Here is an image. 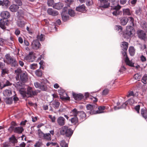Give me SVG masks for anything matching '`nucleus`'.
Returning <instances> with one entry per match:
<instances>
[{"mask_svg": "<svg viewBox=\"0 0 147 147\" xmlns=\"http://www.w3.org/2000/svg\"><path fill=\"white\" fill-rule=\"evenodd\" d=\"M16 73L19 74L16 77L17 80H20L21 82L25 83L28 79V74L27 72L24 71H22L20 68H18L15 71Z\"/></svg>", "mask_w": 147, "mask_h": 147, "instance_id": "nucleus-1", "label": "nucleus"}, {"mask_svg": "<svg viewBox=\"0 0 147 147\" xmlns=\"http://www.w3.org/2000/svg\"><path fill=\"white\" fill-rule=\"evenodd\" d=\"M39 92L37 91L33 90L32 88L28 87L27 88V91L26 89L24 91H21V95L23 97H32L37 94Z\"/></svg>", "mask_w": 147, "mask_h": 147, "instance_id": "nucleus-2", "label": "nucleus"}, {"mask_svg": "<svg viewBox=\"0 0 147 147\" xmlns=\"http://www.w3.org/2000/svg\"><path fill=\"white\" fill-rule=\"evenodd\" d=\"M6 60L5 62L7 64H10L12 67H16L18 65V64L16 59L10 56L9 54H6L5 56Z\"/></svg>", "mask_w": 147, "mask_h": 147, "instance_id": "nucleus-3", "label": "nucleus"}, {"mask_svg": "<svg viewBox=\"0 0 147 147\" xmlns=\"http://www.w3.org/2000/svg\"><path fill=\"white\" fill-rule=\"evenodd\" d=\"M61 134L63 135H65L67 137H69L72 135L73 132L70 129H68V127L66 126L63 127L60 131Z\"/></svg>", "mask_w": 147, "mask_h": 147, "instance_id": "nucleus-4", "label": "nucleus"}, {"mask_svg": "<svg viewBox=\"0 0 147 147\" xmlns=\"http://www.w3.org/2000/svg\"><path fill=\"white\" fill-rule=\"evenodd\" d=\"M109 1V0H98V5L100 7L103 8H107L110 5Z\"/></svg>", "mask_w": 147, "mask_h": 147, "instance_id": "nucleus-5", "label": "nucleus"}, {"mask_svg": "<svg viewBox=\"0 0 147 147\" xmlns=\"http://www.w3.org/2000/svg\"><path fill=\"white\" fill-rule=\"evenodd\" d=\"M33 52L29 53V54L24 57V59L29 62H32L35 60L36 57Z\"/></svg>", "mask_w": 147, "mask_h": 147, "instance_id": "nucleus-6", "label": "nucleus"}, {"mask_svg": "<svg viewBox=\"0 0 147 147\" xmlns=\"http://www.w3.org/2000/svg\"><path fill=\"white\" fill-rule=\"evenodd\" d=\"M24 83V82H23L21 81H20L17 82L15 84V87L17 89L21 94V91H24L25 89V88Z\"/></svg>", "mask_w": 147, "mask_h": 147, "instance_id": "nucleus-7", "label": "nucleus"}, {"mask_svg": "<svg viewBox=\"0 0 147 147\" xmlns=\"http://www.w3.org/2000/svg\"><path fill=\"white\" fill-rule=\"evenodd\" d=\"M8 130L10 132L13 131L14 132L18 134H21L24 131V129L22 127H14L13 126H10Z\"/></svg>", "mask_w": 147, "mask_h": 147, "instance_id": "nucleus-8", "label": "nucleus"}, {"mask_svg": "<svg viewBox=\"0 0 147 147\" xmlns=\"http://www.w3.org/2000/svg\"><path fill=\"white\" fill-rule=\"evenodd\" d=\"M138 37L144 41L147 39L146 34L145 32L141 30H139L137 32Z\"/></svg>", "mask_w": 147, "mask_h": 147, "instance_id": "nucleus-9", "label": "nucleus"}, {"mask_svg": "<svg viewBox=\"0 0 147 147\" xmlns=\"http://www.w3.org/2000/svg\"><path fill=\"white\" fill-rule=\"evenodd\" d=\"M120 8L121 6L119 5L114 7L112 9L113 11L112 13L113 15L117 16L119 15L121 13V11H119Z\"/></svg>", "mask_w": 147, "mask_h": 147, "instance_id": "nucleus-10", "label": "nucleus"}, {"mask_svg": "<svg viewBox=\"0 0 147 147\" xmlns=\"http://www.w3.org/2000/svg\"><path fill=\"white\" fill-rule=\"evenodd\" d=\"M124 52L122 54L124 56H125V62L127 65L131 67H133L134 65V63L130 61L129 58L127 56V54L126 52V51H123Z\"/></svg>", "mask_w": 147, "mask_h": 147, "instance_id": "nucleus-11", "label": "nucleus"}, {"mask_svg": "<svg viewBox=\"0 0 147 147\" xmlns=\"http://www.w3.org/2000/svg\"><path fill=\"white\" fill-rule=\"evenodd\" d=\"M40 46V44L38 40H34L32 43V49H34L37 50L38 49Z\"/></svg>", "mask_w": 147, "mask_h": 147, "instance_id": "nucleus-12", "label": "nucleus"}, {"mask_svg": "<svg viewBox=\"0 0 147 147\" xmlns=\"http://www.w3.org/2000/svg\"><path fill=\"white\" fill-rule=\"evenodd\" d=\"M134 30L133 28L131 26H127L125 33L126 34L129 36H131V35L134 32Z\"/></svg>", "mask_w": 147, "mask_h": 147, "instance_id": "nucleus-13", "label": "nucleus"}, {"mask_svg": "<svg viewBox=\"0 0 147 147\" xmlns=\"http://www.w3.org/2000/svg\"><path fill=\"white\" fill-rule=\"evenodd\" d=\"M86 108L88 110L90 111V114H94V111H95L94 110L96 108V107L95 105H91L89 104L87 105Z\"/></svg>", "mask_w": 147, "mask_h": 147, "instance_id": "nucleus-14", "label": "nucleus"}, {"mask_svg": "<svg viewBox=\"0 0 147 147\" xmlns=\"http://www.w3.org/2000/svg\"><path fill=\"white\" fill-rule=\"evenodd\" d=\"M61 17L63 21L65 22L69 19V16L66 11H63L61 14Z\"/></svg>", "mask_w": 147, "mask_h": 147, "instance_id": "nucleus-15", "label": "nucleus"}, {"mask_svg": "<svg viewBox=\"0 0 147 147\" xmlns=\"http://www.w3.org/2000/svg\"><path fill=\"white\" fill-rule=\"evenodd\" d=\"M1 15L2 18L5 19L9 18L10 16L9 12L7 11H2L1 13Z\"/></svg>", "mask_w": 147, "mask_h": 147, "instance_id": "nucleus-16", "label": "nucleus"}, {"mask_svg": "<svg viewBox=\"0 0 147 147\" xmlns=\"http://www.w3.org/2000/svg\"><path fill=\"white\" fill-rule=\"evenodd\" d=\"M7 22L6 19H1L0 20V27L3 29H5L6 28L5 26L7 25Z\"/></svg>", "mask_w": 147, "mask_h": 147, "instance_id": "nucleus-17", "label": "nucleus"}, {"mask_svg": "<svg viewBox=\"0 0 147 147\" xmlns=\"http://www.w3.org/2000/svg\"><path fill=\"white\" fill-rule=\"evenodd\" d=\"M19 8V7L18 5L13 4L11 5L9 7L10 10L12 12H16Z\"/></svg>", "mask_w": 147, "mask_h": 147, "instance_id": "nucleus-18", "label": "nucleus"}, {"mask_svg": "<svg viewBox=\"0 0 147 147\" xmlns=\"http://www.w3.org/2000/svg\"><path fill=\"white\" fill-rule=\"evenodd\" d=\"M72 95L73 97L76 100H79L82 99L83 98V94H76L74 93H73Z\"/></svg>", "mask_w": 147, "mask_h": 147, "instance_id": "nucleus-19", "label": "nucleus"}, {"mask_svg": "<svg viewBox=\"0 0 147 147\" xmlns=\"http://www.w3.org/2000/svg\"><path fill=\"white\" fill-rule=\"evenodd\" d=\"M9 3L10 2L9 0H0V5L3 6L7 8L9 6Z\"/></svg>", "mask_w": 147, "mask_h": 147, "instance_id": "nucleus-20", "label": "nucleus"}, {"mask_svg": "<svg viewBox=\"0 0 147 147\" xmlns=\"http://www.w3.org/2000/svg\"><path fill=\"white\" fill-rule=\"evenodd\" d=\"M34 86L36 88H40L42 90L45 91V86L41 83V84H40L38 82H36L34 83Z\"/></svg>", "mask_w": 147, "mask_h": 147, "instance_id": "nucleus-21", "label": "nucleus"}, {"mask_svg": "<svg viewBox=\"0 0 147 147\" xmlns=\"http://www.w3.org/2000/svg\"><path fill=\"white\" fill-rule=\"evenodd\" d=\"M57 121L58 124L60 126H62L65 124V119L63 117H59Z\"/></svg>", "mask_w": 147, "mask_h": 147, "instance_id": "nucleus-22", "label": "nucleus"}, {"mask_svg": "<svg viewBox=\"0 0 147 147\" xmlns=\"http://www.w3.org/2000/svg\"><path fill=\"white\" fill-rule=\"evenodd\" d=\"M47 12L49 14L53 16H56L58 14V12L57 11L53 10L51 8H49L48 9Z\"/></svg>", "mask_w": 147, "mask_h": 147, "instance_id": "nucleus-23", "label": "nucleus"}, {"mask_svg": "<svg viewBox=\"0 0 147 147\" xmlns=\"http://www.w3.org/2000/svg\"><path fill=\"white\" fill-rule=\"evenodd\" d=\"M141 114L142 116L145 119L147 118V110L145 108L141 110Z\"/></svg>", "mask_w": 147, "mask_h": 147, "instance_id": "nucleus-24", "label": "nucleus"}, {"mask_svg": "<svg viewBox=\"0 0 147 147\" xmlns=\"http://www.w3.org/2000/svg\"><path fill=\"white\" fill-rule=\"evenodd\" d=\"M3 94L5 97H8L11 95V91L9 89H6L3 91Z\"/></svg>", "mask_w": 147, "mask_h": 147, "instance_id": "nucleus-25", "label": "nucleus"}, {"mask_svg": "<svg viewBox=\"0 0 147 147\" xmlns=\"http://www.w3.org/2000/svg\"><path fill=\"white\" fill-rule=\"evenodd\" d=\"M9 142L13 145L17 143L18 142L17 139L13 135H12L11 137L9 138Z\"/></svg>", "mask_w": 147, "mask_h": 147, "instance_id": "nucleus-26", "label": "nucleus"}, {"mask_svg": "<svg viewBox=\"0 0 147 147\" xmlns=\"http://www.w3.org/2000/svg\"><path fill=\"white\" fill-rule=\"evenodd\" d=\"M120 19L121 24L123 26L125 25L128 21V19L126 17L121 18Z\"/></svg>", "mask_w": 147, "mask_h": 147, "instance_id": "nucleus-27", "label": "nucleus"}, {"mask_svg": "<svg viewBox=\"0 0 147 147\" xmlns=\"http://www.w3.org/2000/svg\"><path fill=\"white\" fill-rule=\"evenodd\" d=\"M63 6V4L61 3H55L53 5V7L57 9H61Z\"/></svg>", "mask_w": 147, "mask_h": 147, "instance_id": "nucleus-28", "label": "nucleus"}, {"mask_svg": "<svg viewBox=\"0 0 147 147\" xmlns=\"http://www.w3.org/2000/svg\"><path fill=\"white\" fill-rule=\"evenodd\" d=\"M38 134L39 137L40 138L42 139H46V134L43 133L40 129L38 130Z\"/></svg>", "mask_w": 147, "mask_h": 147, "instance_id": "nucleus-29", "label": "nucleus"}, {"mask_svg": "<svg viewBox=\"0 0 147 147\" xmlns=\"http://www.w3.org/2000/svg\"><path fill=\"white\" fill-rule=\"evenodd\" d=\"M105 107L104 106L99 107L98 108V110L97 111H94V114L102 113L103 112V111L105 110Z\"/></svg>", "mask_w": 147, "mask_h": 147, "instance_id": "nucleus-30", "label": "nucleus"}, {"mask_svg": "<svg viewBox=\"0 0 147 147\" xmlns=\"http://www.w3.org/2000/svg\"><path fill=\"white\" fill-rule=\"evenodd\" d=\"M78 113L79 112L77 111V110L74 109L70 112V115L74 117H77V115H78Z\"/></svg>", "mask_w": 147, "mask_h": 147, "instance_id": "nucleus-31", "label": "nucleus"}, {"mask_svg": "<svg viewBox=\"0 0 147 147\" xmlns=\"http://www.w3.org/2000/svg\"><path fill=\"white\" fill-rule=\"evenodd\" d=\"M121 47L122 48L123 51H126L128 47V43L126 42H123Z\"/></svg>", "mask_w": 147, "mask_h": 147, "instance_id": "nucleus-32", "label": "nucleus"}, {"mask_svg": "<svg viewBox=\"0 0 147 147\" xmlns=\"http://www.w3.org/2000/svg\"><path fill=\"white\" fill-rule=\"evenodd\" d=\"M76 9L77 11L80 12H83L85 10V6L84 5L77 7Z\"/></svg>", "mask_w": 147, "mask_h": 147, "instance_id": "nucleus-33", "label": "nucleus"}, {"mask_svg": "<svg viewBox=\"0 0 147 147\" xmlns=\"http://www.w3.org/2000/svg\"><path fill=\"white\" fill-rule=\"evenodd\" d=\"M52 105L54 108H57L59 107L60 103L56 101H53L52 102Z\"/></svg>", "mask_w": 147, "mask_h": 147, "instance_id": "nucleus-34", "label": "nucleus"}, {"mask_svg": "<svg viewBox=\"0 0 147 147\" xmlns=\"http://www.w3.org/2000/svg\"><path fill=\"white\" fill-rule=\"evenodd\" d=\"M129 50L130 55L131 56H134L135 53V50L134 47H129Z\"/></svg>", "mask_w": 147, "mask_h": 147, "instance_id": "nucleus-35", "label": "nucleus"}, {"mask_svg": "<svg viewBox=\"0 0 147 147\" xmlns=\"http://www.w3.org/2000/svg\"><path fill=\"white\" fill-rule=\"evenodd\" d=\"M17 16L19 18H22L24 16V12L22 10H19L17 13Z\"/></svg>", "mask_w": 147, "mask_h": 147, "instance_id": "nucleus-36", "label": "nucleus"}, {"mask_svg": "<svg viewBox=\"0 0 147 147\" xmlns=\"http://www.w3.org/2000/svg\"><path fill=\"white\" fill-rule=\"evenodd\" d=\"M78 115L82 120L85 119L86 117V114L83 111L79 112Z\"/></svg>", "mask_w": 147, "mask_h": 147, "instance_id": "nucleus-37", "label": "nucleus"}, {"mask_svg": "<svg viewBox=\"0 0 147 147\" xmlns=\"http://www.w3.org/2000/svg\"><path fill=\"white\" fill-rule=\"evenodd\" d=\"M37 40H39L40 41H44L45 39V35L41 34L40 35H38L37 36Z\"/></svg>", "mask_w": 147, "mask_h": 147, "instance_id": "nucleus-38", "label": "nucleus"}, {"mask_svg": "<svg viewBox=\"0 0 147 147\" xmlns=\"http://www.w3.org/2000/svg\"><path fill=\"white\" fill-rule=\"evenodd\" d=\"M71 121L72 123L76 124L78 123V119L77 117H72L71 119Z\"/></svg>", "mask_w": 147, "mask_h": 147, "instance_id": "nucleus-39", "label": "nucleus"}, {"mask_svg": "<svg viewBox=\"0 0 147 147\" xmlns=\"http://www.w3.org/2000/svg\"><path fill=\"white\" fill-rule=\"evenodd\" d=\"M123 15H128L129 16L131 15V13L130 10L128 9H126L123 10Z\"/></svg>", "mask_w": 147, "mask_h": 147, "instance_id": "nucleus-40", "label": "nucleus"}, {"mask_svg": "<svg viewBox=\"0 0 147 147\" xmlns=\"http://www.w3.org/2000/svg\"><path fill=\"white\" fill-rule=\"evenodd\" d=\"M25 24L26 23L25 21L24 20H22L18 21V25L19 27L22 28L24 26Z\"/></svg>", "mask_w": 147, "mask_h": 147, "instance_id": "nucleus-41", "label": "nucleus"}, {"mask_svg": "<svg viewBox=\"0 0 147 147\" xmlns=\"http://www.w3.org/2000/svg\"><path fill=\"white\" fill-rule=\"evenodd\" d=\"M2 71H1V75L3 76V75H4L5 74H8V70L7 68H2L1 69Z\"/></svg>", "mask_w": 147, "mask_h": 147, "instance_id": "nucleus-42", "label": "nucleus"}, {"mask_svg": "<svg viewBox=\"0 0 147 147\" xmlns=\"http://www.w3.org/2000/svg\"><path fill=\"white\" fill-rule=\"evenodd\" d=\"M13 101V99L11 97L7 98L5 99V102L7 104H11Z\"/></svg>", "mask_w": 147, "mask_h": 147, "instance_id": "nucleus-43", "label": "nucleus"}, {"mask_svg": "<svg viewBox=\"0 0 147 147\" xmlns=\"http://www.w3.org/2000/svg\"><path fill=\"white\" fill-rule=\"evenodd\" d=\"M36 75L40 77L42 75V72L40 69L36 70L35 72Z\"/></svg>", "mask_w": 147, "mask_h": 147, "instance_id": "nucleus-44", "label": "nucleus"}, {"mask_svg": "<svg viewBox=\"0 0 147 147\" xmlns=\"http://www.w3.org/2000/svg\"><path fill=\"white\" fill-rule=\"evenodd\" d=\"M69 14L71 16H74L75 15V13L72 9H69L68 10Z\"/></svg>", "mask_w": 147, "mask_h": 147, "instance_id": "nucleus-45", "label": "nucleus"}, {"mask_svg": "<svg viewBox=\"0 0 147 147\" xmlns=\"http://www.w3.org/2000/svg\"><path fill=\"white\" fill-rule=\"evenodd\" d=\"M38 67L37 64L36 63H33L30 65V68L31 69L34 70Z\"/></svg>", "mask_w": 147, "mask_h": 147, "instance_id": "nucleus-46", "label": "nucleus"}, {"mask_svg": "<svg viewBox=\"0 0 147 147\" xmlns=\"http://www.w3.org/2000/svg\"><path fill=\"white\" fill-rule=\"evenodd\" d=\"M12 84L10 83L9 81L6 80L5 84L3 85V87H2V88L6 86H11Z\"/></svg>", "mask_w": 147, "mask_h": 147, "instance_id": "nucleus-47", "label": "nucleus"}, {"mask_svg": "<svg viewBox=\"0 0 147 147\" xmlns=\"http://www.w3.org/2000/svg\"><path fill=\"white\" fill-rule=\"evenodd\" d=\"M126 105H127V103H124L122 105L121 107H114V109L115 110H117V109H120L124 108L126 107Z\"/></svg>", "mask_w": 147, "mask_h": 147, "instance_id": "nucleus-48", "label": "nucleus"}, {"mask_svg": "<svg viewBox=\"0 0 147 147\" xmlns=\"http://www.w3.org/2000/svg\"><path fill=\"white\" fill-rule=\"evenodd\" d=\"M61 147H67V144L65 142V141L63 140H62L60 143Z\"/></svg>", "mask_w": 147, "mask_h": 147, "instance_id": "nucleus-49", "label": "nucleus"}, {"mask_svg": "<svg viewBox=\"0 0 147 147\" xmlns=\"http://www.w3.org/2000/svg\"><path fill=\"white\" fill-rule=\"evenodd\" d=\"M42 143L41 142L38 141L34 145V146L35 147H40L42 145Z\"/></svg>", "mask_w": 147, "mask_h": 147, "instance_id": "nucleus-50", "label": "nucleus"}, {"mask_svg": "<svg viewBox=\"0 0 147 147\" xmlns=\"http://www.w3.org/2000/svg\"><path fill=\"white\" fill-rule=\"evenodd\" d=\"M141 78V76L139 74H135L134 76V78L135 80L140 79Z\"/></svg>", "mask_w": 147, "mask_h": 147, "instance_id": "nucleus-51", "label": "nucleus"}, {"mask_svg": "<svg viewBox=\"0 0 147 147\" xmlns=\"http://www.w3.org/2000/svg\"><path fill=\"white\" fill-rule=\"evenodd\" d=\"M135 94L134 93V92L132 91H129L128 92V94H127V97H130L131 96H134Z\"/></svg>", "mask_w": 147, "mask_h": 147, "instance_id": "nucleus-52", "label": "nucleus"}, {"mask_svg": "<svg viewBox=\"0 0 147 147\" xmlns=\"http://www.w3.org/2000/svg\"><path fill=\"white\" fill-rule=\"evenodd\" d=\"M109 90L108 89H106L104 90L102 92V94L103 95H106L107 94L109 93Z\"/></svg>", "mask_w": 147, "mask_h": 147, "instance_id": "nucleus-53", "label": "nucleus"}, {"mask_svg": "<svg viewBox=\"0 0 147 147\" xmlns=\"http://www.w3.org/2000/svg\"><path fill=\"white\" fill-rule=\"evenodd\" d=\"M54 1L53 0H48L47 4L49 6H52L53 4Z\"/></svg>", "mask_w": 147, "mask_h": 147, "instance_id": "nucleus-54", "label": "nucleus"}, {"mask_svg": "<svg viewBox=\"0 0 147 147\" xmlns=\"http://www.w3.org/2000/svg\"><path fill=\"white\" fill-rule=\"evenodd\" d=\"M73 2V0H65V2L68 6H69V5Z\"/></svg>", "mask_w": 147, "mask_h": 147, "instance_id": "nucleus-55", "label": "nucleus"}, {"mask_svg": "<svg viewBox=\"0 0 147 147\" xmlns=\"http://www.w3.org/2000/svg\"><path fill=\"white\" fill-rule=\"evenodd\" d=\"M135 13L138 15H140L141 13V10L140 8H139L136 9L135 11Z\"/></svg>", "mask_w": 147, "mask_h": 147, "instance_id": "nucleus-56", "label": "nucleus"}, {"mask_svg": "<svg viewBox=\"0 0 147 147\" xmlns=\"http://www.w3.org/2000/svg\"><path fill=\"white\" fill-rule=\"evenodd\" d=\"M146 74L144 75L142 79V82L146 84Z\"/></svg>", "mask_w": 147, "mask_h": 147, "instance_id": "nucleus-57", "label": "nucleus"}, {"mask_svg": "<svg viewBox=\"0 0 147 147\" xmlns=\"http://www.w3.org/2000/svg\"><path fill=\"white\" fill-rule=\"evenodd\" d=\"M115 29L118 30H120L122 31V27L120 26H115Z\"/></svg>", "mask_w": 147, "mask_h": 147, "instance_id": "nucleus-58", "label": "nucleus"}, {"mask_svg": "<svg viewBox=\"0 0 147 147\" xmlns=\"http://www.w3.org/2000/svg\"><path fill=\"white\" fill-rule=\"evenodd\" d=\"M15 2L16 3L18 6H21L22 5V3L21 0H14Z\"/></svg>", "mask_w": 147, "mask_h": 147, "instance_id": "nucleus-59", "label": "nucleus"}, {"mask_svg": "<svg viewBox=\"0 0 147 147\" xmlns=\"http://www.w3.org/2000/svg\"><path fill=\"white\" fill-rule=\"evenodd\" d=\"M49 117L51 119L52 122H54L55 121V118L54 116H52L51 115H49Z\"/></svg>", "mask_w": 147, "mask_h": 147, "instance_id": "nucleus-60", "label": "nucleus"}, {"mask_svg": "<svg viewBox=\"0 0 147 147\" xmlns=\"http://www.w3.org/2000/svg\"><path fill=\"white\" fill-rule=\"evenodd\" d=\"M135 110L137 111L138 113H140V105H138L136 106L135 107Z\"/></svg>", "mask_w": 147, "mask_h": 147, "instance_id": "nucleus-61", "label": "nucleus"}, {"mask_svg": "<svg viewBox=\"0 0 147 147\" xmlns=\"http://www.w3.org/2000/svg\"><path fill=\"white\" fill-rule=\"evenodd\" d=\"M5 64L4 63L0 62V69H2L4 68Z\"/></svg>", "mask_w": 147, "mask_h": 147, "instance_id": "nucleus-62", "label": "nucleus"}, {"mask_svg": "<svg viewBox=\"0 0 147 147\" xmlns=\"http://www.w3.org/2000/svg\"><path fill=\"white\" fill-rule=\"evenodd\" d=\"M51 140V135L49 133L47 134V140Z\"/></svg>", "mask_w": 147, "mask_h": 147, "instance_id": "nucleus-63", "label": "nucleus"}, {"mask_svg": "<svg viewBox=\"0 0 147 147\" xmlns=\"http://www.w3.org/2000/svg\"><path fill=\"white\" fill-rule=\"evenodd\" d=\"M10 146V144L9 143L6 142L3 144L4 147H8Z\"/></svg>", "mask_w": 147, "mask_h": 147, "instance_id": "nucleus-64", "label": "nucleus"}]
</instances>
